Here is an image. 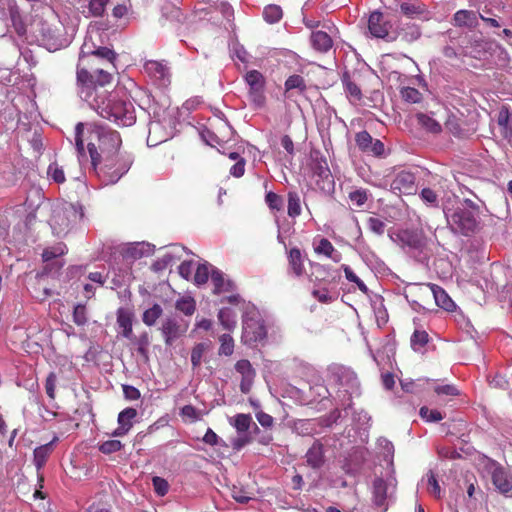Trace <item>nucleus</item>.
<instances>
[{
    "instance_id": "f257e3e1",
    "label": "nucleus",
    "mask_w": 512,
    "mask_h": 512,
    "mask_svg": "<svg viewBox=\"0 0 512 512\" xmlns=\"http://www.w3.org/2000/svg\"><path fill=\"white\" fill-rule=\"evenodd\" d=\"M116 52L105 46H97L85 40L83 43L78 63L77 82L82 86V93L88 94L91 87V73L97 74V81L100 86H110L113 81V74L116 71Z\"/></svg>"
},
{
    "instance_id": "f03ea898",
    "label": "nucleus",
    "mask_w": 512,
    "mask_h": 512,
    "mask_svg": "<svg viewBox=\"0 0 512 512\" xmlns=\"http://www.w3.org/2000/svg\"><path fill=\"white\" fill-rule=\"evenodd\" d=\"M87 148L91 164L104 185L118 182L129 171L133 163L132 155L126 151L107 154L100 158L95 142H89Z\"/></svg>"
},
{
    "instance_id": "7ed1b4c3",
    "label": "nucleus",
    "mask_w": 512,
    "mask_h": 512,
    "mask_svg": "<svg viewBox=\"0 0 512 512\" xmlns=\"http://www.w3.org/2000/svg\"><path fill=\"white\" fill-rule=\"evenodd\" d=\"M99 116L114 122L118 126L128 127L135 123L136 117L131 102L119 100L111 93L104 94L89 105Z\"/></svg>"
},
{
    "instance_id": "20e7f679",
    "label": "nucleus",
    "mask_w": 512,
    "mask_h": 512,
    "mask_svg": "<svg viewBox=\"0 0 512 512\" xmlns=\"http://www.w3.org/2000/svg\"><path fill=\"white\" fill-rule=\"evenodd\" d=\"M408 292L412 297H415L413 302L423 308L429 304L431 299H434L437 306L449 312L454 311L456 307L447 292L436 284H410Z\"/></svg>"
},
{
    "instance_id": "39448f33",
    "label": "nucleus",
    "mask_w": 512,
    "mask_h": 512,
    "mask_svg": "<svg viewBox=\"0 0 512 512\" xmlns=\"http://www.w3.org/2000/svg\"><path fill=\"white\" fill-rule=\"evenodd\" d=\"M211 282L213 284V294L221 295L230 293L229 295H224L220 298V304H230L234 307L246 308V310H248L250 304L246 303V301L238 293H236L235 283L229 279H226L221 271L212 270Z\"/></svg>"
},
{
    "instance_id": "423d86ee",
    "label": "nucleus",
    "mask_w": 512,
    "mask_h": 512,
    "mask_svg": "<svg viewBox=\"0 0 512 512\" xmlns=\"http://www.w3.org/2000/svg\"><path fill=\"white\" fill-rule=\"evenodd\" d=\"M251 308L252 312L246 311L242 317V341L246 345L261 342L267 336L263 321L258 317L255 307Z\"/></svg>"
},
{
    "instance_id": "0eeeda50",
    "label": "nucleus",
    "mask_w": 512,
    "mask_h": 512,
    "mask_svg": "<svg viewBox=\"0 0 512 512\" xmlns=\"http://www.w3.org/2000/svg\"><path fill=\"white\" fill-rule=\"evenodd\" d=\"M93 138H96L98 144L96 145L97 151L100 154V158L107 154H112L121 151V137L120 134L111 129H106L101 126H95L90 133V141L93 142Z\"/></svg>"
},
{
    "instance_id": "6e6552de",
    "label": "nucleus",
    "mask_w": 512,
    "mask_h": 512,
    "mask_svg": "<svg viewBox=\"0 0 512 512\" xmlns=\"http://www.w3.org/2000/svg\"><path fill=\"white\" fill-rule=\"evenodd\" d=\"M390 237L409 252L422 253L427 245V238L422 229H400Z\"/></svg>"
},
{
    "instance_id": "1a4fd4ad",
    "label": "nucleus",
    "mask_w": 512,
    "mask_h": 512,
    "mask_svg": "<svg viewBox=\"0 0 512 512\" xmlns=\"http://www.w3.org/2000/svg\"><path fill=\"white\" fill-rule=\"evenodd\" d=\"M155 252L154 245L148 242L122 243L104 246L102 253L108 256H151Z\"/></svg>"
},
{
    "instance_id": "9d476101",
    "label": "nucleus",
    "mask_w": 512,
    "mask_h": 512,
    "mask_svg": "<svg viewBox=\"0 0 512 512\" xmlns=\"http://www.w3.org/2000/svg\"><path fill=\"white\" fill-rule=\"evenodd\" d=\"M451 225L468 235L476 231L478 222L474 213L466 208H457L451 215Z\"/></svg>"
},
{
    "instance_id": "9b49d317",
    "label": "nucleus",
    "mask_w": 512,
    "mask_h": 512,
    "mask_svg": "<svg viewBox=\"0 0 512 512\" xmlns=\"http://www.w3.org/2000/svg\"><path fill=\"white\" fill-rule=\"evenodd\" d=\"M355 141L362 152L369 153L377 157L384 154L385 148L383 142L379 139H373L365 130L356 134Z\"/></svg>"
},
{
    "instance_id": "f8f14e48",
    "label": "nucleus",
    "mask_w": 512,
    "mask_h": 512,
    "mask_svg": "<svg viewBox=\"0 0 512 512\" xmlns=\"http://www.w3.org/2000/svg\"><path fill=\"white\" fill-rule=\"evenodd\" d=\"M313 176L317 177L316 185L321 190H329L334 185L333 177L325 159H318L312 165Z\"/></svg>"
},
{
    "instance_id": "ddd939ff",
    "label": "nucleus",
    "mask_w": 512,
    "mask_h": 512,
    "mask_svg": "<svg viewBox=\"0 0 512 512\" xmlns=\"http://www.w3.org/2000/svg\"><path fill=\"white\" fill-rule=\"evenodd\" d=\"M415 175L409 171H400L391 182V189L398 194H412L415 189Z\"/></svg>"
},
{
    "instance_id": "4468645a",
    "label": "nucleus",
    "mask_w": 512,
    "mask_h": 512,
    "mask_svg": "<svg viewBox=\"0 0 512 512\" xmlns=\"http://www.w3.org/2000/svg\"><path fill=\"white\" fill-rule=\"evenodd\" d=\"M391 25L383 13L373 11L368 18V30L375 38H385L389 34Z\"/></svg>"
},
{
    "instance_id": "2eb2a0df",
    "label": "nucleus",
    "mask_w": 512,
    "mask_h": 512,
    "mask_svg": "<svg viewBox=\"0 0 512 512\" xmlns=\"http://www.w3.org/2000/svg\"><path fill=\"white\" fill-rule=\"evenodd\" d=\"M161 332L165 344L170 346L186 332V328L182 327L175 318L169 317L162 323Z\"/></svg>"
},
{
    "instance_id": "dca6fc26",
    "label": "nucleus",
    "mask_w": 512,
    "mask_h": 512,
    "mask_svg": "<svg viewBox=\"0 0 512 512\" xmlns=\"http://www.w3.org/2000/svg\"><path fill=\"white\" fill-rule=\"evenodd\" d=\"M116 316L117 325L121 329L122 336L131 341L135 339L132 330L134 319L133 312L128 308L120 307L116 312Z\"/></svg>"
},
{
    "instance_id": "f3484780",
    "label": "nucleus",
    "mask_w": 512,
    "mask_h": 512,
    "mask_svg": "<svg viewBox=\"0 0 512 512\" xmlns=\"http://www.w3.org/2000/svg\"><path fill=\"white\" fill-rule=\"evenodd\" d=\"M91 87H89L88 94L82 93V86L76 81V88H77V94L79 97L84 100L85 102L90 105L91 103L95 102L98 98L102 97L104 94H106L108 91L105 89L107 86H100L98 84L97 74L92 72L91 73Z\"/></svg>"
},
{
    "instance_id": "a211bd4d",
    "label": "nucleus",
    "mask_w": 512,
    "mask_h": 512,
    "mask_svg": "<svg viewBox=\"0 0 512 512\" xmlns=\"http://www.w3.org/2000/svg\"><path fill=\"white\" fill-rule=\"evenodd\" d=\"M307 91V83L303 76L299 74L290 75L284 83V95L286 98H291L296 92L303 95Z\"/></svg>"
},
{
    "instance_id": "6ab92c4d",
    "label": "nucleus",
    "mask_w": 512,
    "mask_h": 512,
    "mask_svg": "<svg viewBox=\"0 0 512 512\" xmlns=\"http://www.w3.org/2000/svg\"><path fill=\"white\" fill-rule=\"evenodd\" d=\"M500 134L508 141H512V114L508 106L503 105L497 116Z\"/></svg>"
},
{
    "instance_id": "aec40b11",
    "label": "nucleus",
    "mask_w": 512,
    "mask_h": 512,
    "mask_svg": "<svg viewBox=\"0 0 512 512\" xmlns=\"http://www.w3.org/2000/svg\"><path fill=\"white\" fill-rule=\"evenodd\" d=\"M492 482L500 493L506 494L512 490V477L503 467H496L493 470Z\"/></svg>"
},
{
    "instance_id": "412c9836",
    "label": "nucleus",
    "mask_w": 512,
    "mask_h": 512,
    "mask_svg": "<svg viewBox=\"0 0 512 512\" xmlns=\"http://www.w3.org/2000/svg\"><path fill=\"white\" fill-rule=\"evenodd\" d=\"M144 70L150 77L156 80L165 81L169 77V68L167 65L156 60L146 61Z\"/></svg>"
},
{
    "instance_id": "4be33fe9",
    "label": "nucleus",
    "mask_w": 512,
    "mask_h": 512,
    "mask_svg": "<svg viewBox=\"0 0 512 512\" xmlns=\"http://www.w3.org/2000/svg\"><path fill=\"white\" fill-rule=\"evenodd\" d=\"M235 370L242 375L241 391L247 392L248 388H246V383L250 385L255 376V370L247 359L237 361L235 364Z\"/></svg>"
},
{
    "instance_id": "5701e85b",
    "label": "nucleus",
    "mask_w": 512,
    "mask_h": 512,
    "mask_svg": "<svg viewBox=\"0 0 512 512\" xmlns=\"http://www.w3.org/2000/svg\"><path fill=\"white\" fill-rule=\"evenodd\" d=\"M218 321L223 329L233 331L237 326V313L232 307H222L218 311Z\"/></svg>"
},
{
    "instance_id": "b1692460",
    "label": "nucleus",
    "mask_w": 512,
    "mask_h": 512,
    "mask_svg": "<svg viewBox=\"0 0 512 512\" xmlns=\"http://www.w3.org/2000/svg\"><path fill=\"white\" fill-rule=\"evenodd\" d=\"M307 464L316 469L320 468L324 463L323 445L319 441H315L306 453Z\"/></svg>"
},
{
    "instance_id": "393cba45",
    "label": "nucleus",
    "mask_w": 512,
    "mask_h": 512,
    "mask_svg": "<svg viewBox=\"0 0 512 512\" xmlns=\"http://www.w3.org/2000/svg\"><path fill=\"white\" fill-rule=\"evenodd\" d=\"M311 43L313 48L321 53H326L333 46L332 38L324 31L312 32Z\"/></svg>"
},
{
    "instance_id": "a878e982",
    "label": "nucleus",
    "mask_w": 512,
    "mask_h": 512,
    "mask_svg": "<svg viewBox=\"0 0 512 512\" xmlns=\"http://www.w3.org/2000/svg\"><path fill=\"white\" fill-rule=\"evenodd\" d=\"M453 24L456 27H475L477 25V15L474 11L459 10L454 14Z\"/></svg>"
},
{
    "instance_id": "bb28decb",
    "label": "nucleus",
    "mask_w": 512,
    "mask_h": 512,
    "mask_svg": "<svg viewBox=\"0 0 512 512\" xmlns=\"http://www.w3.org/2000/svg\"><path fill=\"white\" fill-rule=\"evenodd\" d=\"M342 83L350 102L356 103L362 99V92L360 87L355 81L351 79L347 72H345L342 76Z\"/></svg>"
},
{
    "instance_id": "cd10ccee",
    "label": "nucleus",
    "mask_w": 512,
    "mask_h": 512,
    "mask_svg": "<svg viewBox=\"0 0 512 512\" xmlns=\"http://www.w3.org/2000/svg\"><path fill=\"white\" fill-rule=\"evenodd\" d=\"M53 442L51 441L45 445L39 446L34 450V464L37 471L41 470L46 464L49 456L53 451Z\"/></svg>"
},
{
    "instance_id": "c85d7f7f",
    "label": "nucleus",
    "mask_w": 512,
    "mask_h": 512,
    "mask_svg": "<svg viewBox=\"0 0 512 512\" xmlns=\"http://www.w3.org/2000/svg\"><path fill=\"white\" fill-rule=\"evenodd\" d=\"M373 500L375 505L381 507L387 498V484L384 479L377 477L373 481Z\"/></svg>"
},
{
    "instance_id": "c756f323",
    "label": "nucleus",
    "mask_w": 512,
    "mask_h": 512,
    "mask_svg": "<svg viewBox=\"0 0 512 512\" xmlns=\"http://www.w3.org/2000/svg\"><path fill=\"white\" fill-rule=\"evenodd\" d=\"M262 16L268 24H276L283 18V10L279 5L269 4L264 7Z\"/></svg>"
},
{
    "instance_id": "7c9ffc66",
    "label": "nucleus",
    "mask_w": 512,
    "mask_h": 512,
    "mask_svg": "<svg viewBox=\"0 0 512 512\" xmlns=\"http://www.w3.org/2000/svg\"><path fill=\"white\" fill-rule=\"evenodd\" d=\"M43 263L42 274L51 277L59 275V272L64 265L62 258H43Z\"/></svg>"
},
{
    "instance_id": "2f4dec72",
    "label": "nucleus",
    "mask_w": 512,
    "mask_h": 512,
    "mask_svg": "<svg viewBox=\"0 0 512 512\" xmlns=\"http://www.w3.org/2000/svg\"><path fill=\"white\" fill-rule=\"evenodd\" d=\"M245 81L249 86V90L265 89V77L258 70L248 71L245 75Z\"/></svg>"
},
{
    "instance_id": "473e14b6",
    "label": "nucleus",
    "mask_w": 512,
    "mask_h": 512,
    "mask_svg": "<svg viewBox=\"0 0 512 512\" xmlns=\"http://www.w3.org/2000/svg\"><path fill=\"white\" fill-rule=\"evenodd\" d=\"M287 214L291 218H296L301 214V199L297 192L290 191L287 194Z\"/></svg>"
},
{
    "instance_id": "72a5a7b5",
    "label": "nucleus",
    "mask_w": 512,
    "mask_h": 512,
    "mask_svg": "<svg viewBox=\"0 0 512 512\" xmlns=\"http://www.w3.org/2000/svg\"><path fill=\"white\" fill-rule=\"evenodd\" d=\"M175 308L186 316H192L196 310V302L191 296H183L176 301Z\"/></svg>"
},
{
    "instance_id": "f704fd0d",
    "label": "nucleus",
    "mask_w": 512,
    "mask_h": 512,
    "mask_svg": "<svg viewBox=\"0 0 512 512\" xmlns=\"http://www.w3.org/2000/svg\"><path fill=\"white\" fill-rule=\"evenodd\" d=\"M417 121L428 132H431L434 134L441 132L442 128H441L440 123L427 114H424V113L417 114Z\"/></svg>"
},
{
    "instance_id": "c9c22d12",
    "label": "nucleus",
    "mask_w": 512,
    "mask_h": 512,
    "mask_svg": "<svg viewBox=\"0 0 512 512\" xmlns=\"http://www.w3.org/2000/svg\"><path fill=\"white\" fill-rule=\"evenodd\" d=\"M209 348L210 343L208 342H201L193 347L191 351V364L193 369L198 368L201 365L202 357Z\"/></svg>"
},
{
    "instance_id": "e433bc0d",
    "label": "nucleus",
    "mask_w": 512,
    "mask_h": 512,
    "mask_svg": "<svg viewBox=\"0 0 512 512\" xmlns=\"http://www.w3.org/2000/svg\"><path fill=\"white\" fill-rule=\"evenodd\" d=\"M310 261L309 258H290V271L297 277H301L303 275H309V272L306 267V263L308 264Z\"/></svg>"
},
{
    "instance_id": "4c0bfd02",
    "label": "nucleus",
    "mask_w": 512,
    "mask_h": 512,
    "mask_svg": "<svg viewBox=\"0 0 512 512\" xmlns=\"http://www.w3.org/2000/svg\"><path fill=\"white\" fill-rule=\"evenodd\" d=\"M163 310L159 304H154L151 308L147 309L143 313V322L147 326H153L156 321L161 317Z\"/></svg>"
},
{
    "instance_id": "58836bf2",
    "label": "nucleus",
    "mask_w": 512,
    "mask_h": 512,
    "mask_svg": "<svg viewBox=\"0 0 512 512\" xmlns=\"http://www.w3.org/2000/svg\"><path fill=\"white\" fill-rule=\"evenodd\" d=\"M220 347L219 355L231 356L234 352V340L230 334H222L219 336Z\"/></svg>"
},
{
    "instance_id": "ea45409f",
    "label": "nucleus",
    "mask_w": 512,
    "mask_h": 512,
    "mask_svg": "<svg viewBox=\"0 0 512 512\" xmlns=\"http://www.w3.org/2000/svg\"><path fill=\"white\" fill-rule=\"evenodd\" d=\"M161 250L163 251L162 256H183L189 254L194 255L191 250L178 243L167 245L161 248Z\"/></svg>"
},
{
    "instance_id": "a19ab883",
    "label": "nucleus",
    "mask_w": 512,
    "mask_h": 512,
    "mask_svg": "<svg viewBox=\"0 0 512 512\" xmlns=\"http://www.w3.org/2000/svg\"><path fill=\"white\" fill-rule=\"evenodd\" d=\"M252 423V417L250 414L240 413L234 417V422L232 424L239 433H244L249 430Z\"/></svg>"
},
{
    "instance_id": "79ce46f5",
    "label": "nucleus",
    "mask_w": 512,
    "mask_h": 512,
    "mask_svg": "<svg viewBox=\"0 0 512 512\" xmlns=\"http://www.w3.org/2000/svg\"><path fill=\"white\" fill-rule=\"evenodd\" d=\"M308 265L310 268L309 277L314 281H328L330 275L329 273L319 264H314L311 261H308Z\"/></svg>"
},
{
    "instance_id": "37998d69",
    "label": "nucleus",
    "mask_w": 512,
    "mask_h": 512,
    "mask_svg": "<svg viewBox=\"0 0 512 512\" xmlns=\"http://www.w3.org/2000/svg\"><path fill=\"white\" fill-rule=\"evenodd\" d=\"M210 264L208 262H205L203 264H199L196 268V271L193 275V281L197 285L205 284L210 275Z\"/></svg>"
},
{
    "instance_id": "c03bdc74",
    "label": "nucleus",
    "mask_w": 512,
    "mask_h": 512,
    "mask_svg": "<svg viewBox=\"0 0 512 512\" xmlns=\"http://www.w3.org/2000/svg\"><path fill=\"white\" fill-rule=\"evenodd\" d=\"M348 198L353 205L360 208L367 202L369 198V192L367 189L359 188L351 191L348 195Z\"/></svg>"
},
{
    "instance_id": "a18cd8bd",
    "label": "nucleus",
    "mask_w": 512,
    "mask_h": 512,
    "mask_svg": "<svg viewBox=\"0 0 512 512\" xmlns=\"http://www.w3.org/2000/svg\"><path fill=\"white\" fill-rule=\"evenodd\" d=\"M47 174L57 184H62L66 180L64 170L57 162H53L48 166Z\"/></svg>"
},
{
    "instance_id": "49530a36",
    "label": "nucleus",
    "mask_w": 512,
    "mask_h": 512,
    "mask_svg": "<svg viewBox=\"0 0 512 512\" xmlns=\"http://www.w3.org/2000/svg\"><path fill=\"white\" fill-rule=\"evenodd\" d=\"M137 416V410L132 407L125 408L118 415V424L129 427L133 426V419Z\"/></svg>"
},
{
    "instance_id": "de8ad7c7",
    "label": "nucleus",
    "mask_w": 512,
    "mask_h": 512,
    "mask_svg": "<svg viewBox=\"0 0 512 512\" xmlns=\"http://www.w3.org/2000/svg\"><path fill=\"white\" fill-rule=\"evenodd\" d=\"M314 251L317 254H322L324 256H331L334 247L332 243L326 238H320L319 240L314 241Z\"/></svg>"
},
{
    "instance_id": "09e8293b",
    "label": "nucleus",
    "mask_w": 512,
    "mask_h": 512,
    "mask_svg": "<svg viewBox=\"0 0 512 512\" xmlns=\"http://www.w3.org/2000/svg\"><path fill=\"white\" fill-rule=\"evenodd\" d=\"M265 202L270 210L281 211L283 209V198L272 191L266 193Z\"/></svg>"
},
{
    "instance_id": "8fccbe9b",
    "label": "nucleus",
    "mask_w": 512,
    "mask_h": 512,
    "mask_svg": "<svg viewBox=\"0 0 512 512\" xmlns=\"http://www.w3.org/2000/svg\"><path fill=\"white\" fill-rule=\"evenodd\" d=\"M428 341V333L424 330H415L411 336V346L414 350L424 347Z\"/></svg>"
},
{
    "instance_id": "3c124183",
    "label": "nucleus",
    "mask_w": 512,
    "mask_h": 512,
    "mask_svg": "<svg viewBox=\"0 0 512 512\" xmlns=\"http://www.w3.org/2000/svg\"><path fill=\"white\" fill-rule=\"evenodd\" d=\"M402 98L410 103H419L422 100V94L413 87H404L400 91Z\"/></svg>"
},
{
    "instance_id": "603ef678",
    "label": "nucleus",
    "mask_w": 512,
    "mask_h": 512,
    "mask_svg": "<svg viewBox=\"0 0 512 512\" xmlns=\"http://www.w3.org/2000/svg\"><path fill=\"white\" fill-rule=\"evenodd\" d=\"M419 197L424 203L432 207L439 206L438 195L431 188H423L419 194Z\"/></svg>"
},
{
    "instance_id": "864d4df0",
    "label": "nucleus",
    "mask_w": 512,
    "mask_h": 512,
    "mask_svg": "<svg viewBox=\"0 0 512 512\" xmlns=\"http://www.w3.org/2000/svg\"><path fill=\"white\" fill-rule=\"evenodd\" d=\"M264 91L265 89L249 90L248 97L254 107L263 108L265 106L266 97Z\"/></svg>"
},
{
    "instance_id": "5fc2aeb1",
    "label": "nucleus",
    "mask_w": 512,
    "mask_h": 512,
    "mask_svg": "<svg viewBox=\"0 0 512 512\" xmlns=\"http://www.w3.org/2000/svg\"><path fill=\"white\" fill-rule=\"evenodd\" d=\"M87 320L86 306L84 304H77L73 310V322L78 326H84Z\"/></svg>"
},
{
    "instance_id": "6e6d98bb",
    "label": "nucleus",
    "mask_w": 512,
    "mask_h": 512,
    "mask_svg": "<svg viewBox=\"0 0 512 512\" xmlns=\"http://www.w3.org/2000/svg\"><path fill=\"white\" fill-rule=\"evenodd\" d=\"M419 414L426 422H439L444 418L440 411L430 410L426 406L420 408Z\"/></svg>"
},
{
    "instance_id": "4d7b16f0",
    "label": "nucleus",
    "mask_w": 512,
    "mask_h": 512,
    "mask_svg": "<svg viewBox=\"0 0 512 512\" xmlns=\"http://www.w3.org/2000/svg\"><path fill=\"white\" fill-rule=\"evenodd\" d=\"M427 490L435 498H441V488L435 474L432 471H429L427 474Z\"/></svg>"
},
{
    "instance_id": "13d9d810",
    "label": "nucleus",
    "mask_w": 512,
    "mask_h": 512,
    "mask_svg": "<svg viewBox=\"0 0 512 512\" xmlns=\"http://www.w3.org/2000/svg\"><path fill=\"white\" fill-rule=\"evenodd\" d=\"M313 297L320 303L328 304L335 300V296L326 287L317 288L312 291Z\"/></svg>"
},
{
    "instance_id": "bf43d9fd",
    "label": "nucleus",
    "mask_w": 512,
    "mask_h": 512,
    "mask_svg": "<svg viewBox=\"0 0 512 512\" xmlns=\"http://www.w3.org/2000/svg\"><path fill=\"white\" fill-rule=\"evenodd\" d=\"M123 448V444L119 440H107L100 444L99 450L103 454H112L120 451Z\"/></svg>"
},
{
    "instance_id": "052dcab7",
    "label": "nucleus",
    "mask_w": 512,
    "mask_h": 512,
    "mask_svg": "<svg viewBox=\"0 0 512 512\" xmlns=\"http://www.w3.org/2000/svg\"><path fill=\"white\" fill-rule=\"evenodd\" d=\"M108 2L109 0H90L88 5L89 12L95 17L102 16Z\"/></svg>"
},
{
    "instance_id": "680f3d73",
    "label": "nucleus",
    "mask_w": 512,
    "mask_h": 512,
    "mask_svg": "<svg viewBox=\"0 0 512 512\" xmlns=\"http://www.w3.org/2000/svg\"><path fill=\"white\" fill-rule=\"evenodd\" d=\"M385 227V222L378 217H369L367 220V228L376 235H382Z\"/></svg>"
},
{
    "instance_id": "e2e57ef3",
    "label": "nucleus",
    "mask_w": 512,
    "mask_h": 512,
    "mask_svg": "<svg viewBox=\"0 0 512 512\" xmlns=\"http://www.w3.org/2000/svg\"><path fill=\"white\" fill-rule=\"evenodd\" d=\"M344 272L347 280L350 282H353L357 285L360 291L363 293H367L368 288L365 285V283L352 271V269L349 266L344 267Z\"/></svg>"
},
{
    "instance_id": "0e129e2a",
    "label": "nucleus",
    "mask_w": 512,
    "mask_h": 512,
    "mask_svg": "<svg viewBox=\"0 0 512 512\" xmlns=\"http://www.w3.org/2000/svg\"><path fill=\"white\" fill-rule=\"evenodd\" d=\"M56 381V374L54 372H50L45 381V391L50 399H55Z\"/></svg>"
},
{
    "instance_id": "69168bd1",
    "label": "nucleus",
    "mask_w": 512,
    "mask_h": 512,
    "mask_svg": "<svg viewBox=\"0 0 512 512\" xmlns=\"http://www.w3.org/2000/svg\"><path fill=\"white\" fill-rule=\"evenodd\" d=\"M180 415L190 422H195L199 419L198 410L192 405H185L181 408Z\"/></svg>"
},
{
    "instance_id": "338daca9",
    "label": "nucleus",
    "mask_w": 512,
    "mask_h": 512,
    "mask_svg": "<svg viewBox=\"0 0 512 512\" xmlns=\"http://www.w3.org/2000/svg\"><path fill=\"white\" fill-rule=\"evenodd\" d=\"M152 482L154 490L159 496H164L168 492L169 485L165 479L156 476L153 477Z\"/></svg>"
},
{
    "instance_id": "774afa93",
    "label": "nucleus",
    "mask_w": 512,
    "mask_h": 512,
    "mask_svg": "<svg viewBox=\"0 0 512 512\" xmlns=\"http://www.w3.org/2000/svg\"><path fill=\"white\" fill-rule=\"evenodd\" d=\"M68 253L67 247L63 243H58L51 250H45L41 256H64Z\"/></svg>"
}]
</instances>
